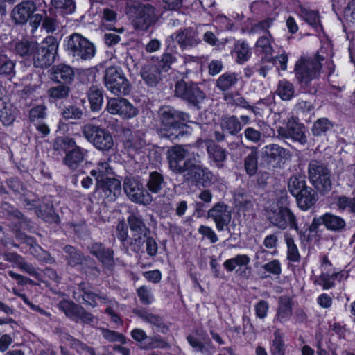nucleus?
<instances>
[{"mask_svg":"<svg viewBox=\"0 0 355 355\" xmlns=\"http://www.w3.org/2000/svg\"><path fill=\"white\" fill-rule=\"evenodd\" d=\"M288 187L290 193L295 197L308 187L303 176L293 175L288 180Z\"/></svg>","mask_w":355,"mask_h":355,"instance_id":"obj_42","label":"nucleus"},{"mask_svg":"<svg viewBox=\"0 0 355 355\" xmlns=\"http://www.w3.org/2000/svg\"><path fill=\"white\" fill-rule=\"evenodd\" d=\"M175 94L193 105H198L205 98V94L197 84L179 81L175 85Z\"/></svg>","mask_w":355,"mask_h":355,"instance_id":"obj_13","label":"nucleus"},{"mask_svg":"<svg viewBox=\"0 0 355 355\" xmlns=\"http://www.w3.org/2000/svg\"><path fill=\"white\" fill-rule=\"evenodd\" d=\"M124 146L128 154L132 157H134L136 154L143 153L146 148L145 141L139 135L136 134L132 135L131 139L125 141Z\"/></svg>","mask_w":355,"mask_h":355,"instance_id":"obj_32","label":"nucleus"},{"mask_svg":"<svg viewBox=\"0 0 355 355\" xmlns=\"http://www.w3.org/2000/svg\"><path fill=\"white\" fill-rule=\"evenodd\" d=\"M37 43L24 40L17 42L15 44V52L21 56H26L33 53L35 51Z\"/></svg>","mask_w":355,"mask_h":355,"instance_id":"obj_49","label":"nucleus"},{"mask_svg":"<svg viewBox=\"0 0 355 355\" xmlns=\"http://www.w3.org/2000/svg\"><path fill=\"white\" fill-rule=\"evenodd\" d=\"M123 189L129 198L137 203L150 205L153 201L151 195L137 181L125 179Z\"/></svg>","mask_w":355,"mask_h":355,"instance_id":"obj_16","label":"nucleus"},{"mask_svg":"<svg viewBox=\"0 0 355 355\" xmlns=\"http://www.w3.org/2000/svg\"><path fill=\"white\" fill-rule=\"evenodd\" d=\"M250 261V257L246 254H238L234 257L227 259L223 263L224 268L232 272L238 268L237 271L240 270L243 267H247Z\"/></svg>","mask_w":355,"mask_h":355,"instance_id":"obj_36","label":"nucleus"},{"mask_svg":"<svg viewBox=\"0 0 355 355\" xmlns=\"http://www.w3.org/2000/svg\"><path fill=\"white\" fill-rule=\"evenodd\" d=\"M58 44L53 37H46L40 45L37 44L33 52V64L35 67H49L55 60Z\"/></svg>","mask_w":355,"mask_h":355,"instance_id":"obj_9","label":"nucleus"},{"mask_svg":"<svg viewBox=\"0 0 355 355\" xmlns=\"http://www.w3.org/2000/svg\"><path fill=\"white\" fill-rule=\"evenodd\" d=\"M131 336L134 340L140 343V347L144 349H151L154 348H164L166 347V343L160 337H148L141 329H135L131 332Z\"/></svg>","mask_w":355,"mask_h":355,"instance_id":"obj_20","label":"nucleus"},{"mask_svg":"<svg viewBox=\"0 0 355 355\" xmlns=\"http://www.w3.org/2000/svg\"><path fill=\"white\" fill-rule=\"evenodd\" d=\"M51 3L55 8L61 9L67 14L73 13L76 9L73 0H51Z\"/></svg>","mask_w":355,"mask_h":355,"instance_id":"obj_53","label":"nucleus"},{"mask_svg":"<svg viewBox=\"0 0 355 355\" xmlns=\"http://www.w3.org/2000/svg\"><path fill=\"white\" fill-rule=\"evenodd\" d=\"M198 233L208 239L212 243L218 241V239L214 230L206 225H200L198 228Z\"/></svg>","mask_w":355,"mask_h":355,"instance_id":"obj_60","label":"nucleus"},{"mask_svg":"<svg viewBox=\"0 0 355 355\" xmlns=\"http://www.w3.org/2000/svg\"><path fill=\"white\" fill-rule=\"evenodd\" d=\"M35 10V5L33 1H24L13 8L12 18L17 24H25Z\"/></svg>","mask_w":355,"mask_h":355,"instance_id":"obj_22","label":"nucleus"},{"mask_svg":"<svg viewBox=\"0 0 355 355\" xmlns=\"http://www.w3.org/2000/svg\"><path fill=\"white\" fill-rule=\"evenodd\" d=\"M67 39V50L72 56L83 60H88L94 56V46L80 34L73 33Z\"/></svg>","mask_w":355,"mask_h":355,"instance_id":"obj_10","label":"nucleus"},{"mask_svg":"<svg viewBox=\"0 0 355 355\" xmlns=\"http://www.w3.org/2000/svg\"><path fill=\"white\" fill-rule=\"evenodd\" d=\"M102 334L104 338L110 342L118 341L121 343H125L124 336L118 332L110 331L108 329H103Z\"/></svg>","mask_w":355,"mask_h":355,"instance_id":"obj_61","label":"nucleus"},{"mask_svg":"<svg viewBox=\"0 0 355 355\" xmlns=\"http://www.w3.org/2000/svg\"><path fill=\"white\" fill-rule=\"evenodd\" d=\"M46 107L44 105H38L33 107L29 112L30 121L36 123L41 121L42 119L46 117Z\"/></svg>","mask_w":355,"mask_h":355,"instance_id":"obj_58","label":"nucleus"},{"mask_svg":"<svg viewBox=\"0 0 355 355\" xmlns=\"http://www.w3.org/2000/svg\"><path fill=\"white\" fill-rule=\"evenodd\" d=\"M337 205L340 209L355 214V198L340 196L338 199Z\"/></svg>","mask_w":355,"mask_h":355,"instance_id":"obj_55","label":"nucleus"},{"mask_svg":"<svg viewBox=\"0 0 355 355\" xmlns=\"http://www.w3.org/2000/svg\"><path fill=\"white\" fill-rule=\"evenodd\" d=\"M82 114L81 110L73 106H69L62 112L63 116L67 119H79Z\"/></svg>","mask_w":355,"mask_h":355,"instance_id":"obj_63","label":"nucleus"},{"mask_svg":"<svg viewBox=\"0 0 355 355\" xmlns=\"http://www.w3.org/2000/svg\"><path fill=\"white\" fill-rule=\"evenodd\" d=\"M295 87L289 81L284 79L279 82L276 94L283 101H290L295 96Z\"/></svg>","mask_w":355,"mask_h":355,"instance_id":"obj_37","label":"nucleus"},{"mask_svg":"<svg viewBox=\"0 0 355 355\" xmlns=\"http://www.w3.org/2000/svg\"><path fill=\"white\" fill-rule=\"evenodd\" d=\"M187 340L190 345L196 351L200 352L205 355H212L214 347L209 338L202 335L196 337L193 335H189Z\"/></svg>","mask_w":355,"mask_h":355,"instance_id":"obj_23","label":"nucleus"},{"mask_svg":"<svg viewBox=\"0 0 355 355\" xmlns=\"http://www.w3.org/2000/svg\"><path fill=\"white\" fill-rule=\"evenodd\" d=\"M116 13L110 9L105 8L103 10L102 15V25L107 29H112V24L116 21Z\"/></svg>","mask_w":355,"mask_h":355,"instance_id":"obj_54","label":"nucleus"},{"mask_svg":"<svg viewBox=\"0 0 355 355\" xmlns=\"http://www.w3.org/2000/svg\"><path fill=\"white\" fill-rule=\"evenodd\" d=\"M209 157L218 168L223 166V162L227 157V151L214 143H210L207 146Z\"/></svg>","mask_w":355,"mask_h":355,"instance_id":"obj_28","label":"nucleus"},{"mask_svg":"<svg viewBox=\"0 0 355 355\" xmlns=\"http://www.w3.org/2000/svg\"><path fill=\"white\" fill-rule=\"evenodd\" d=\"M257 151L255 148H252L250 153L245 158L244 167L246 173L252 176L254 175L257 171Z\"/></svg>","mask_w":355,"mask_h":355,"instance_id":"obj_46","label":"nucleus"},{"mask_svg":"<svg viewBox=\"0 0 355 355\" xmlns=\"http://www.w3.org/2000/svg\"><path fill=\"white\" fill-rule=\"evenodd\" d=\"M53 148L55 150L66 153L64 164L70 168H76L82 162L87 150L77 146L73 139L60 137L55 139Z\"/></svg>","mask_w":355,"mask_h":355,"instance_id":"obj_3","label":"nucleus"},{"mask_svg":"<svg viewBox=\"0 0 355 355\" xmlns=\"http://www.w3.org/2000/svg\"><path fill=\"white\" fill-rule=\"evenodd\" d=\"M284 237L287 247V259L291 262H298L300 254L293 236L289 233H285Z\"/></svg>","mask_w":355,"mask_h":355,"instance_id":"obj_40","label":"nucleus"},{"mask_svg":"<svg viewBox=\"0 0 355 355\" xmlns=\"http://www.w3.org/2000/svg\"><path fill=\"white\" fill-rule=\"evenodd\" d=\"M309 179L315 189L322 193L331 189L330 172L327 166L318 161H312L309 165Z\"/></svg>","mask_w":355,"mask_h":355,"instance_id":"obj_8","label":"nucleus"},{"mask_svg":"<svg viewBox=\"0 0 355 355\" xmlns=\"http://www.w3.org/2000/svg\"><path fill=\"white\" fill-rule=\"evenodd\" d=\"M300 15L306 22L313 26L316 31H318L321 29L320 20L317 11L309 10L306 8H302Z\"/></svg>","mask_w":355,"mask_h":355,"instance_id":"obj_41","label":"nucleus"},{"mask_svg":"<svg viewBox=\"0 0 355 355\" xmlns=\"http://www.w3.org/2000/svg\"><path fill=\"white\" fill-rule=\"evenodd\" d=\"M320 275L316 277L314 283L320 286L324 290H329L336 285V280L342 281L348 277V272L345 270L336 272L327 256L322 255L320 259Z\"/></svg>","mask_w":355,"mask_h":355,"instance_id":"obj_5","label":"nucleus"},{"mask_svg":"<svg viewBox=\"0 0 355 355\" xmlns=\"http://www.w3.org/2000/svg\"><path fill=\"white\" fill-rule=\"evenodd\" d=\"M207 216L215 223L218 231H224L231 221L232 211L224 202L216 203L208 211Z\"/></svg>","mask_w":355,"mask_h":355,"instance_id":"obj_17","label":"nucleus"},{"mask_svg":"<svg viewBox=\"0 0 355 355\" xmlns=\"http://www.w3.org/2000/svg\"><path fill=\"white\" fill-rule=\"evenodd\" d=\"M274 337L270 345V354L272 355H284L286 346L279 330L275 331Z\"/></svg>","mask_w":355,"mask_h":355,"instance_id":"obj_47","label":"nucleus"},{"mask_svg":"<svg viewBox=\"0 0 355 355\" xmlns=\"http://www.w3.org/2000/svg\"><path fill=\"white\" fill-rule=\"evenodd\" d=\"M166 182L164 180V176L157 172L154 171L150 173L146 187L149 191L153 193H158L161 190L165 187Z\"/></svg>","mask_w":355,"mask_h":355,"instance_id":"obj_35","label":"nucleus"},{"mask_svg":"<svg viewBox=\"0 0 355 355\" xmlns=\"http://www.w3.org/2000/svg\"><path fill=\"white\" fill-rule=\"evenodd\" d=\"M232 54L236 58L237 63L243 64L246 62L250 56L249 46L245 42L238 41L234 45Z\"/></svg>","mask_w":355,"mask_h":355,"instance_id":"obj_38","label":"nucleus"},{"mask_svg":"<svg viewBox=\"0 0 355 355\" xmlns=\"http://www.w3.org/2000/svg\"><path fill=\"white\" fill-rule=\"evenodd\" d=\"M278 136L285 139H291L302 144L306 143L304 125L294 117L288 119L286 127H279L277 130Z\"/></svg>","mask_w":355,"mask_h":355,"instance_id":"obj_15","label":"nucleus"},{"mask_svg":"<svg viewBox=\"0 0 355 355\" xmlns=\"http://www.w3.org/2000/svg\"><path fill=\"white\" fill-rule=\"evenodd\" d=\"M128 12L135 28L147 30L155 24L159 13L156 8L146 1H134L128 4Z\"/></svg>","mask_w":355,"mask_h":355,"instance_id":"obj_1","label":"nucleus"},{"mask_svg":"<svg viewBox=\"0 0 355 355\" xmlns=\"http://www.w3.org/2000/svg\"><path fill=\"white\" fill-rule=\"evenodd\" d=\"M332 127V123L327 119L321 118L313 123L311 131L314 136H322Z\"/></svg>","mask_w":355,"mask_h":355,"instance_id":"obj_51","label":"nucleus"},{"mask_svg":"<svg viewBox=\"0 0 355 355\" xmlns=\"http://www.w3.org/2000/svg\"><path fill=\"white\" fill-rule=\"evenodd\" d=\"M104 82L107 89L114 95L126 94L129 83L122 71L116 67H110L105 71Z\"/></svg>","mask_w":355,"mask_h":355,"instance_id":"obj_12","label":"nucleus"},{"mask_svg":"<svg viewBox=\"0 0 355 355\" xmlns=\"http://www.w3.org/2000/svg\"><path fill=\"white\" fill-rule=\"evenodd\" d=\"M171 37L183 49L196 46L200 41L197 33L189 28L177 32L171 35Z\"/></svg>","mask_w":355,"mask_h":355,"instance_id":"obj_21","label":"nucleus"},{"mask_svg":"<svg viewBox=\"0 0 355 355\" xmlns=\"http://www.w3.org/2000/svg\"><path fill=\"white\" fill-rule=\"evenodd\" d=\"M220 126L223 132L236 135L243 128L242 123L236 116H225L221 119Z\"/></svg>","mask_w":355,"mask_h":355,"instance_id":"obj_30","label":"nucleus"},{"mask_svg":"<svg viewBox=\"0 0 355 355\" xmlns=\"http://www.w3.org/2000/svg\"><path fill=\"white\" fill-rule=\"evenodd\" d=\"M17 110L9 101L4 88L0 87V120L4 125H11L17 116Z\"/></svg>","mask_w":355,"mask_h":355,"instance_id":"obj_19","label":"nucleus"},{"mask_svg":"<svg viewBox=\"0 0 355 355\" xmlns=\"http://www.w3.org/2000/svg\"><path fill=\"white\" fill-rule=\"evenodd\" d=\"M90 174L96 178V184H100L105 182V178L112 176L113 170L107 160L101 159L98 162L96 168L91 171Z\"/></svg>","mask_w":355,"mask_h":355,"instance_id":"obj_27","label":"nucleus"},{"mask_svg":"<svg viewBox=\"0 0 355 355\" xmlns=\"http://www.w3.org/2000/svg\"><path fill=\"white\" fill-rule=\"evenodd\" d=\"M321 64L316 59L302 57L295 64V73L297 83L306 87L320 74Z\"/></svg>","mask_w":355,"mask_h":355,"instance_id":"obj_6","label":"nucleus"},{"mask_svg":"<svg viewBox=\"0 0 355 355\" xmlns=\"http://www.w3.org/2000/svg\"><path fill=\"white\" fill-rule=\"evenodd\" d=\"M191 148L188 146H176L168 152V159L170 168L175 173L184 174L189 166L194 162L192 159L193 154Z\"/></svg>","mask_w":355,"mask_h":355,"instance_id":"obj_7","label":"nucleus"},{"mask_svg":"<svg viewBox=\"0 0 355 355\" xmlns=\"http://www.w3.org/2000/svg\"><path fill=\"white\" fill-rule=\"evenodd\" d=\"M87 97L92 110L94 112L100 110L103 103L102 90L93 86L88 91Z\"/></svg>","mask_w":355,"mask_h":355,"instance_id":"obj_39","label":"nucleus"},{"mask_svg":"<svg viewBox=\"0 0 355 355\" xmlns=\"http://www.w3.org/2000/svg\"><path fill=\"white\" fill-rule=\"evenodd\" d=\"M291 315V300L288 297H281L279 301V306L275 319L282 323L288 321Z\"/></svg>","mask_w":355,"mask_h":355,"instance_id":"obj_31","label":"nucleus"},{"mask_svg":"<svg viewBox=\"0 0 355 355\" xmlns=\"http://www.w3.org/2000/svg\"><path fill=\"white\" fill-rule=\"evenodd\" d=\"M74 76L73 69L68 65L60 64L51 69V78L60 83H70Z\"/></svg>","mask_w":355,"mask_h":355,"instance_id":"obj_24","label":"nucleus"},{"mask_svg":"<svg viewBox=\"0 0 355 355\" xmlns=\"http://www.w3.org/2000/svg\"><path fill=\"white\" fill-rule=\"evenodd\" d=\"M266 217L272 226L279 230H284L288 227L297 232L299 230L296 216L286 206H277L268 209Z\"/></svg>","mask_w":355,"mask_h":355,"instance_id":"obj_4","label":"nucleus"},{"mask_svg":"<svg viewBox=\"0 0 355 355\" xmlns=\"http://www.w3.org/2000/svg\"><path fill=\"white\" fill-rule=\"evenodd\" d=\"M262 153L270 161L286 159L289 156L288 151L277 144L267 145L262 149Z\"/></svg>","mask_w":355,"mask_h":355,"instance_id":"obj_33","label":"nucleus"},{"mask_svg":"<svg viewBox=\"0 0 355 355\" xmlns=\"http://www.w3.org/2000/svg\"><path fill=\"white\" fill-rule=\"evenodd\" d=\"M268 309V302L265 300H260L254 305L256 316L260 319H264L267 316Z\"/></svg>","mask_w":355,"mask_h":355,"instance_id":"obj_59","label":"nucleus"},{"mask_svg":"<svg viewBox=\"0 0 355 355\" xmlns=\"http://www.w3.org/2000/svg\"><path fill=\"white\" fill-rule=\"evenodd\" d=\"M141 75L146 83L150 86L155 85L160 79L159 71L153 66L144 67Z\"/></svg>","mask_w":355,"mask_h":355,"instance_id":"obj_43","label":"nucleus"},{"mask_svg":"<svg viewBox=\"0 0 355 355\" xmlns=\"http://www.w3.org/2000/svg\"><path fill=\"white\" fill-rule=\"evenodd\" d=\"M10 261H12L15 263L16 266L19 268L21 271L28 273V275L36 277L37 272L35 268L27 262H25L21 257L12 254H10Z\"/></svg>","mask_w":355,"mask_h":355,"instance_id":"obj_50","label":"nucleus"},{"mask_svg":"<svg viewBox=\"0 0 355 355\" xmlns=\"http://www.w3.org/2000/svg\"><path fill=\"white\" fill-rule=\"evenodd\" d=\"M69 88L65 85H58L49 89V97L53 100L62 99L68 96Z\"/></svg>","mask_w":355,"mask_h":355,"instance_id":"obj_52","label":"nucleus"},{"mask_svg":"<svg viewBox=\"0 0 355 355\" xmlns=\"http://www.w3.org/2000/svg\"><path fill=\"white\" fill-rule=\"evenodd\" d=\"M98 188L101 189L110 200H114L121 193V182L112 176L105 178L102 184H96Z\"/></svg>","mask_w":355,"mask_h":355,"instance_id":"obj_26","label":"nucleus"},{"mask_svg":"<svg viewBox=\"0 0 355 355\" xmlns=\"http://www.w3.org/2000/svg\"><path fill=\"white\" fill-rule=\"evenodd\" d=\"M83 133L87 140L100 150H108L114 146L112 135L105 129L87 124L83 127Z\"/></svg>","mask_w":355,"mask_h":355,"instance_id":"obj_11","label":"nucleus"},{"mask_svg":"<svg viewBox=\"0 0 355 355\" xmlns=\"http://www.w3.org/2000/svg\"><path fill=\"white\" fill-rule=\"evenodd\" d=\"M91 253L95 255L103 265L111 267L113 264V252L107 248L105 249L100 243H94L91 246Z\"/></svg>","mask_w":355,"mask_h":355,"instance_id":"obj_29","label":"nucleus"},{"mask_svg":"<svg viewBox=\"0 0 355 355\" xmlns=\"http://www.w3.org/2000/svg\"><path fill=\"white\" fill-rule=\"evenodd\" d=\"M296 201L299 208L303 211H306L311 208L317 201V194L308 187L301 191L299 195L295 196Z\"/></svg>","mask_w":355,"mask_h":355,"instance_id":"obj_25","label":"nucleus"},{"mask_svg":"<svg viewBox=\"0 0 355 355\" xmlns=\"http://www.w3.org/2000/svg\"><path fill=\"white\" fill-rule=\"evenodd\" d=\"M137 294L140 301L144 304H150L154 301V296L151 290L145 286L139 287L137 290Z\"/></svg>","mask_w":355,"mask_h":355,"instance_id":"obj_57","label":"nucleus"},{"mask_svg":"<svg viewBox=\"0 0 355 355\" xmlns=\"http://www.w3.org/2000/svg\"><path fill=\"white\" fill-rule=\"evenodd\" d=\"M64 250L69 254V263L71 266H76L81 262V254L77 252L72 246H66Z\"/></svg>","mask_w":355,"mask_h":355,"instance_id":"obj_62","label":"nucleus"},{"mask_svg":"<svg viewBox=\"0 0 355 355\" xmlns=\"http://www.w3.org/2000/svg\"><path fill=\"white\" fill-rule=\"evenodd\" d=\"M237 80V75L235 73L226 72L219 76L216 85L220 90L226 91L234 86Z\"/></svg>","mask_w":355,"mask_h":355,"instance_id":"obj_45","label":"nucleus"},{"mask_svg":"<svg viewBox=\"0 0 355 355\" xmlns=\"http://www.w3.org/2000/svg\"><path fill=\"white\" fill-rule=\"evenodd\" d=\"M128 221L135 240L141 239L146 233V226L142 219L136 215L132 214L128 217Z\"/></svg>","mask_w":355,"mask_h":355,"instance_id":"obj_34","label":"nucleus"},{"mask_svg":"<svg viewBox=\"0 0 355 355\" xmlns=\"http://www.w3.org/2000/svg\"><path fill=\"white\" fill-rule=\"evenodd\" d=\"M324 225L330 230H339L345 226V220L340 216L326 213L324 214Z\"/></svg>","mask_w":355,"mask_h":355,"instance_id":"obj_48","label":"nucleus"},{"mask_svg":"<svg viewBox=\"0 0 355 355\" xmlns=\"http://www.w3.org/2000/svg\"><path fill=\"white\" fill-rule=\"evenodd\" d=\"M235 203L243 211H249L252 208L251 197L245 194L237 193L235 196Z\"/></svg>","mask_w":355,"mask_h":355,"instance_id":"obj_56","label":"nucleus"},{"mask_svg":"<svg viewBox=\"0 0 355 355\" xmlns=\"http://www.w3.org/2000/svg\"><path fill=\"white\" fill-rule=\"evenodd\" d=\"M256 52L261 55L263 59H270L272 47L270 40L267 36L261 37L257 41Z\"/></svg>","mask_w":355,"mask_h":355,"instance_id":"obj_44","label":"nucleus"},{"mask_svg":"<svg viewBox=\"0 0 355 355\" xmlns=\"http://www.w3.org/2000/svg\"><path fill=\"white\" fill-rule=\"evenodd\" d=\"M106 109L109 113L119 115L123 119L135 118L139 114L138 108L123 98H110Z\"/></svg>","mask_w":355,"mask_h":355,"instance_id":"obj_14","label":"nucleus"},{"mask_svg":"<svg viewBox=\"0 0 355 355\" xmlns=\"http://www.w3.org/2000/svg\"><path fill=\"white\" fill-rule=\"evenodd\" d=\"M263 268L267 272L274 275H279L282 272V266L279 261L277 259H274L266 263Z\"/></svg>","mask_w":355,"mask_h":355,"instance_id":"obj_64","label":"nucleus"},{"mask_svg":"<svg viewBox=\"0 0 355 355\" xmlns=\"http://www.w3.org/2000/svg\"><path fill=\"white\" fill-rule=\"evenodd\" d=\"M183 175L187 180L195 181L203 186H208L214 178L207 168L200 165L196 160Z\"/></svg>","mask_w":355,"mask_h":355,"instance_id":"obj_18","label":"nucleus"},{"mask_svg":"<svg viewBox=\"0 0 355 355\" xmlns=\"http://www.w3.org/2000/svg\"><path fill=\"white\" fill-rule=\"evenodd\" d=\"M162 126L160 134L171 140L182 135L181 128L189 122L187 114L179 112L171 107H165L160 110Z\"/></svg>","mask_w":355,"mask_h":355,"instance_id":"obj_2","label":"nucleus"}]
</instances>
